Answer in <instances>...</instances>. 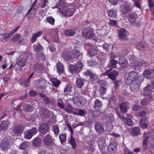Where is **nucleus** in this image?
<instances>
[{
  "instance_id": "f3484780",
  "label": "nucleus",
  "mask_w": 154,
  "mask_h": 154,
  "mask_svg": "<svg viewBox=\"0 0 154 154\" xmlns=\"http://www.w3.org/2000/svg\"><path fill=\"white\" fill-rule=\"evenodd\" d=\"M119 108L121 111V112H119L121 113L122 115H123V113L127 112L128 109L126 103L125 102L121 103L119 106Z\"/></svg>"
},
{
  "instance_id": "c756f323",
  "label": "nucleus",
  "mask_w": 154,
  "mask_h": 154,
  "mask_svg": "<svg viewBox=\"0 0 154 154\" xmlns=\"http://www.w3.org/2000/svg\"><path fill=\"white\" fill-rule=\"evenodd\" d=\"M97 49L95 48H91L88 51V53L91 57L95 56L97 54Z\"/></svg>"
},
{
  "instance_id": "7c9ffc66",
  "label": "nucleus",
  "mask_w": 154,
  "mask_h": 154,
  "mask_svg": "<svg viewBox=\"0 0 154 154\" xmlns=\"http://www.w3.org/2000/svg\"><path fill=\"white\" fill-rule=\"evenodd\" d=\"M8 127V122L7 121H3L0 124V131L5 130Z\"/></svg>"
},
{
  "instance_id": "f03ea898",
  "label": "nucleus",
  "mask_w": 154,
  "mask_h": 154,
  "mask_svg": "<svg viewBox=\"0 0 154 154\" xmlns=\"http://www.w3.org/2000/svg\"><path fill=\"white\" fill-rule=\"evenodd\" d=\"M12 144V140L9 136L4 138L0 144V147L3 151L8 149L9 146Z\"/></svg>"
},
{
  "instance_id": "9d476101",
  "label": "nucleus",
  "mask_w": 154,
  "mask_h": 154,
  "mask_svg": "<svg viewBox=\"0 0 154 154\" xmlns=\"http://www.w3.org/2000/svg\"><path fill=\"white\" fill-rule=\"evenodd\" d=\"M54 139L49 134H47L44 138V142L45 145L50 146L54 143Z\"/></svg>"
},
{
  "instance_id": "4be33fe9",
  "label": "nucleus",
  "mask_w": 154,
  "mask_h": 154,
  "mask_svg": "<svg viewBox=\"0 0 154 154\" xmlns=\"http://www.w3.org/2000/svg\"><path fill=\"white\" fill-rule=\"evenodd\" d=\"M119 63L121 67H127L128 65L127 61L125 57H120L119 59Z\"/></svg>"
},
{
  "instance_id": "603ef678",
  "label": "nucleus",
  "mask_w": 154,
  "mask_h": 154,
  "mask_svg": "<svg viewBox=\"0 0 154 154\" xmlns=\"http://www.w3.org/2000/svg\"><path fill=\"white\" fill-rule=\"evenodd\" d=\"M69 70L72 73H74L76 72H79L82 68H69Z\"/></svg>"
},
{
  "instance_id": "3c124183",
  "label": "nucleus",
  "mask_w": 154,
  "mask_h": 154,
  "mask_svg": "<svg viewBox=\"0 0 154 154\" xmlns=\"http://www.w3.org/2000/svg\"><path fill=\"white\" fill-rule=\"evenodd\" d=\"M76 115L80 116H84L85 114H86V111L82 109H79L78 113H75Z\"/></svg>"
},
{
  "instance_id": "774afa93",
  "label": "nucleus",
  "mask_w": 154,
  "mask_h": 154,
  "mask_svg": "<svg viewBox=\"0 0 154 154\" xmlns=\"http://www.w3.org/2000/svg\"><path fill=\"white\" fill-rule=\"evenodd\" d=\"M43 100L45 102V104H50L51 103V101L48 97H45L43 99Z\"/></svg>"
},
{
  "instance_id": "412c9836",
  "label": "nucleus",
  "mask_w": 154,
  "mask_h": 154,
  "mask_svg": "<svg viewBox=\"0 0 154 154\" xmlns=\"http://www.w3.org/2000/svg\"><path fill=\"white\" fill-rule=\"evenodd\" d=\"M143 74L146 78L150 79L154 76V70H149L147 69H146L144 71Z\"/></svg>"
},
{
  "instance_id": "9b49d317",
  "label": "nucleus",
  "mask_w": 154,
  "mask_h": 154,
  "mask_svg": "<svg viewBox=\"0 0 154 154\" xmlns=\"http://www.w3.org/2000/svg\"><path fill=\"white\" fill-rule=\"evenodd\" d=\"M141 81L134 82L132 83L130 86V88L132 92H135L138 91L139 88V84L141 83Z\"/></svg>"
},
{
  "instance_id": "8fccbe9b",
  "label": "nucleus",
  "mask_w": 154,
  "mask_h": 154,
  "mask_svg": "<svg viewBox=\"0 0 154 154\" xmlns=\"http://www.w3.org/2000/svg\"><path fill=\"white\" fill-rule=\"evenodd\" d=\"M140 0H134V6L140 9H141V6L140 4Z\"/></svg>"
},
{
  "instance_id": "bf43d9fd",
  "label": "nucleus",
  "mask_w": 154,
  "mask_h": 154,
  "mask_svg": "<svg viewBox=\"0 0 154 154\" xmlns=\"http://www.w3.org/2000/svg\"><path fill=\"white\" fill-rule=\"evenodd\" d=\"M150 86H147L145 87L143 89V91L145 92H147L148 94H150L152 92V90L150 88Z\"/></svg>"
},
{
  "instance_id": "1a4fd4ad",
  "label": "nucleus",
  "mask_w": 154,
  "mask_h": 154,
  "mask_svg": "<svg viewBox=\"0 0 154 154\" xmlns=\"http://www.w3.org/2000/svg\"><path fill=\"white\" fill-rule=\"evenodd\" d=\"M38 132L37 129L35 128H33L25 132V138L30 139L32 136L35 135Z\"/></svg>"
},
{
  "instance_id": "473e14b6",
  "label": "nucleus",
  "mask_w": 154,
  "mask_h": 154,
  "mask_svg": "<svg viewBox=\"0 0 154 154\" xmlns=\"http://www.w3.org/2000/svg\"><path fill=\"white\" fill-rule=\"evenodd\" d=\"M23 109L25 111L29 112H31L34 110L33 106L32 105L27 104L24 106Z\"/></svg>"
},
{
  "instance_id": "58836bf2",
  "label": "nucleus",
  "mask_w": 154,
  "mask_h": 154,
  "mask_svg": "<svg viewBox=\"0 0 154 154\" xmlns=\"http://www.w3.org/2000/svg\"><path fill=\"white\" fill-rule=\"evenodd\" d=\"M136 48L138 50L143 51L145 50V45L143 42H140L136 44Z\"/></svg>"
},
{
  "instance_id": "a18cd8bd",
  "label": "nucleus",
  "mask_w": 154,
  "mask_h": 154,
  "mask_svg": "<svg viewBox=\"0 0 154 154\" xmlns=\"http://www.w3.org/2000/svg\"><path fill=\"white\" fill-rule=\"evenodd\" d=\"M47 21L49 24L52 25H54V24L55 19L51 16H48L46 18Z\"/></svg>"
},
{
  "instance_id": "7ed1b4c3",
  "label": "nucleus",
  "mask_w": 154,
  "mask_h": 154,
  "mask_svg": "<svg viewBox=\"0 0 154 154\" xmlns=\"http://www.w3.org/2000/svg\"><path fill=\"white\" fill-rule=\"evenodd\" d=\"M83 36L87 39H89L94 35L93 30L90 27H85L82 30Z\"/></svg>"
},
{
  "instance_id": "f8f14e48",
  "label": "nucleus",
  "mask_w": 154,
  "mask_h": 154,
  "mask_svg": "<svg viewBox=\"0 0 154 154\" xmlns=\"http://www.w3.org/2000/svg\"><path fill=\"white\" fill-rule=\"evenodd\" d=\"M49 127L47 124L43 123L40 125L39 128V131L42 134H45L48 131Z\"/></svg>"
},
{
  "instance_id": "423d86ee",
  "label": "nucleus",
  "mask_w": 154,
  "mask_h": 154,
  "mask_svg": "<svg viewBox=\"0 0 154 154\" xmlns=\"http://www.w3.org/2000/svg\"><path fill=\"white\" fill-rule=\"evenodd\" d=\"M29 58V56L26 53H25L20 56V59L17 61V63L20 67H24L26 63V62Z\"/></svg>"
},
{
  "instance_id": "bb28decb",
  "label": "nucleus",
  "mask_w": 154,
  "mask_h": 154,
  "mask_svg": "<svg viewBox=\"0 0 154 154\" xmlns=\"http://www.w3.org/2000/svg\"><path fill=\"white\" fill-rule=\"evenodd\" d=\"M40 110L44 117H48L49 116L50 112L49 109L42 107L41 108Z\"/></svg>"
},
{
  "instance_id": "2f4dec72",
  "label": "nucleus",
  "mask_w": 154,
  "mask_h": 154,
  "mask_svg": "<svg viewBox=\"0 0 154 154\" xmlns=\"http://www.w3.org/2000/svg\"><path fill=\"white\" fill-rule=\"evenodd\" d=\"M84 80L79 78L76 79V85L79 88H81L84 85Z\"/></svg>"
},
{
  "instance_id": "13d9d810",
  "label": "nucleus",
  "mask_w": 154,
  "mask_h": 154,
  "mask_svg": "<svg viewBox=\"0 0 154 154\" xmlns=\"http://www.w3.org/2000/svg\"><path fill=\"white\" fill-rule=\"evenodd\" d=\"M108 24L109 25L112 26H116L117 24V21L109 19V21L108 22Z\"/></svg>"
},
{
  "instance_id": "69168bd1",
  "label": "nucleus",
  "mask_w": 154,
  "mask_h": 154,
  "mask_svg": "<svg viewBox=\"0 0 154 154\" xmlns=\"http://www.w3.org/2000/svg\"><path fill=\"white\" fill-rule=\"evenodd\" d=\"M49 50L51 51L54 52L56 51V48L54 45L53 44L51 45L48 47Z\"/></svg>"
},
{
  "instance_id": "de8ad7c7",
  "label": "nucleus",
  "mask_w": 154,
  "mask_h": 154,
  "mask_svg": "<svg viewBox=\"0 0 154 154\" xmlns=\"http://www.w3.org/2000/svg\"><path fill=\"white\" fill-rule=\"evenodd\" d=\"M71 86L69 84L66 85L64 88L63 91L64 93L65 94H68L71 91Z\"/></svg>"
},
{
  "instance_id": "79ce46f5",
  "label": "nucleus",
  "mask_w": 154,
  "mask_h": 154,
  "mask_svg": "<svg viewBox=\"0 0 154 154\" xmlns=\"http://www.w3.org/2000/svg\"><path fill=\"white\" fill-rule=\"evenodd\" d=\"M75 33V30L73 29H69L65 31V34L66 36H71L73 35Z\"/></svg>"
},
{
  "instance_id": "6e6552de",
  "label": "nucleus",
  "mask_w": 154,
  "mask_h": 154,
  "mask_svg": "<svg viewBox=\"0 0 154 154\" xmlns=\"http://www.w3.org/2000/svg\"><path fill=\"white\" fill-rule=\"evenodd\" d=\"M24 128V127L21 125L20 124L16 125L13 128L12 133H13L14 135L15 134H20L23 132Z\"/></svg>"
},
{
  "instance_id": "680f3d73",
  "label": "nucleus",
  "mask_w": 154,
  "mask_h": 154,
  "mask_svg": "<svg viewBox=\"0 0 154 154\" xmlns=\"http://www.w3.org/2000/svg\"><path fill=\"white\" fill-rule=\"evenodd\" d=\"M85 74L87 76H89L91 78H93V76H94L93 74L90 71L88 70L86 72H85Z\"/></svg>"
},
{
  "instance_id": "4d7b16f0",
  "label": "nucleus",
  "mask_w": 154,
  "mask_h": 154,
  "mask_svg": "<svg viewBox=\"0 0 154 154\" xmlns=\"http://www.w3.org/2000/svg\"><path fill=\"white\" fill-rule=\"evenodd\" d=\"M66 110L68 112L72 113L73 109L72 107L69 104H68L66 106Z\"/></svg>"
},
{
  "instance_id": "a19ab883",
  "label": "nucleus",
  "mask_w": 154,
  "mask_h": 154,
  "mask_svg": "<svg viewBox=\"0 0 154 154\" xmlns=\"http://www.w3.org/2000/svg\"><path fill=\"white\" fill-rule=\"evenodd\" d=\"M116 97L115 95H113L110 99L109 104L112 107L114 106L116 104Z\"/></svg>"
},
{
  "instance_id": "b1692460",
  "label": "nucleus",
  "mask_w": 154,
  "mask_h": 154,
  "mask_svg": "<svg viewBox=\"0 0 154 154\" xmlns=\"http://www.w3.org/2000/svg\"><path fill=\"white\" fill-rule=\"evenodd\" d=\"M132 135L134 136H137L140 134V131L139 128L137 127H133L130 131Z\"/></svg>"
},
{
  "instance_id": "6ab92c4d",
  "label": "nucleus",
  "mask_w": 154,
  "mask_h": 154,
  "mask_svg": "<svg viewBox=\"0 0 154 154\" xmlns=\"http://www.w3.org/2000/svg\"><path fill=\"white\" fill-rule=\"evenodd\" d=\"M35 86L38 89L42 90L46 88L45 82L42 80H39L35 84Z\"/></svg>"
},
{
  "instance_id": "39448f33",
  "label": "nucleus",
  "mask_w": 154,
  "mask_h": 154,
  "mask_svg": "<svg viewBox=\"0 0 154 154\" xmlns=\"http://www.w3.org/2000/svg\"><path fill=\"white\" fill-rule=\"evenodd\" d=\"M59 11L64 16L69 17L72 16L73 15L75 11V9L74 8L67 9L61 8L59 9Z\"/></svg>"
},
{
  "instance_id": "393cba45",
  "label": "nucleus",
  "mask_w": 154,
  "mask_h": 154,
  "mask_svg": "<svg viewBox=\"0 0 154 154\" xmlns=\"http://www.w3.org/2000/svg\"><path fill=\"white\" fill-rule=\"evenodd\" d=\"M103 104L98 99L96 100L94 104V108L97 111H100L101 109Z\"/></svg>"
},
{
  "instance_id": "4c0bfd02",
  "label": "nucleus",
  "mask_w": 154,
  "mask_h": 154,
  "mask_svg": "<svg viewBox=\"0 0 154 154\" xmlns=\"http://www.w3.org/2000/svg\"><path fill=\"white\" fill-rule=\"evenodd\" d=\"M118 61L114 59H111L110 60V63L106 67H116V65Z\"/></svg>"
},
{
  "instance_id": "37998d69",
  "label": "nucleus",
  "mask_w": 154,
  "mask_h": 154,
  "mask_svg": "<svg viewBox=\"0 0 154 154\" xmlns=\"http://www.w3.org/2000/svg\"><path fill=\"white\" fill-rule=\"evenodd\" d=\"M67 4L65 2V0H60L59 2L57 4L56 8H58V6L66 7H67Z\"/></svg>"
},
{
  "instance_id": "e2e57ef3",
  "label": "nucleus",
  "mask_w": 154,
  "mask_h": 154,
  "mask_svg": "<svg viewBox=\"0 0 154 154\" xmlns=\"http://www.w3.org/2000/svg\"><path fill=\"white\" fill-rule=\"evenodd\" d=\"M106 88L104 87H101L100 88L99 91L101 95H103L106 92Z\"/></svg>"
},
{
  "instance_id": "2eb2a0df",
  "label": "nucleus",
  "mask_w": 154,
  "mask_h": 154,
  "mask_svg": "<svg viewBox=\"0 0 154 154\" xmlns=\"http://www.w3.org/2000/svg\"><path fill=\"white\" fill-rule=\"evenodd\" d=\"M112 68H111L109 70H107L103 73L104 75H107L108 77L110 79H112L113 81L115 80L116 77V75L115 73H117L118 72L116 71H112L110 73H109V71H111Z\"/></svg>"
},
{
  "instance_id": "a211bd4d",
  "label": "nucleus",
  "mask_w": 154,
  "mask_h": 154,
  "mask_svg": "<svg viewBox=\"0 0 154 154\" xmlns=\"http://www.w3.org/2000/svg\"><path fill=\"white\" fill-rule=\"evenodd\" d=\"M94 127L97 133H101L104 131V128L103 126L97 122H95Z\"/></svg>"
},
{
  "instance_id": "72a5a7b5",
  "label": "nucleus",
  "mask_w": 154,
  "mask_h": 154,
  "mask_svg": "<svg viewBox=\"0 0 154 154\" xmlns=\"http://www.w3.org/2000/svg\"><path fill=\"white\" fill-rule=\"evenodd\" d=\"M99 147L105 146L106 144V140L104 137L100 138L97 141Z\"/></svg>"
},
{
  "instance_id": "ea45409f",
  "label": "nucleus",
  "mask_w": 154,
  "mask_h": 154,
  "mask_svg": "<svg viewBox=\"0 0 154 154\" xmlns=\"http://www.w3.org/2000/svg\"><path fill=\"white\" fill-rule=\"evenodd\" d=\"M41 143V139L38 137L34 139L32 142L33 145L36 146H39L40 145Z\"/></svg>"
},
{
  "instance_id": "6e6d98bb",
  "label": "nucleus",
  "mask_w": 154,
  "mask_h": 154,
  "mask_svg": "<svg viewBox=\"0 0 154 154\" xmlns=\"http://www.w3.org/2000/svg\"><path fill=\"white\" fill-rule=\"evenodd\" d=\"M21 35L20 34L17 33L14 35L12 38V42H16L20 38Z\"/></svg>"
},
{
  "instance_id": "aec40b11",
  "label": "nucleus",
  "mask_w": 154,
  "mask_h": 154,
  "mask_svg": "<svg viewBox=\"0 0 154 154\" xmlns=\"http://www.w3.org/2000/svg\"><path fill=\"white\" fill-rule=\"evenodd\" d=\"M117 147L116 143L113 142L109 145L107 147V149L109 152H112L116 151L117 150Z\"/></svg>"
},
{
  "instance_id": "a878e982",
  "label": "nucleus",
  "mask_w": 154,
  "mask_h": 154,
  "mask_svg": "<svg viewBox=\"0 0 154 154\" xmlns=\"http://www.w3.org/2000/svg\"><path fill=\"white\" fill-rule=\"evenodd\" d=\"M109 17L112 18H116L117 17V13L116 11L113 9H110L107 11Z\"/></svg>"
},
{
  "instance_id": "c03bdc74",
  "label": "nucleus",
  "mask_w": 154,
  "mask_h": 154,
  "mask_svg": "<svg viewBox=\"0 0 154 154\" xmlns=\"http://www.w3.org/2000/svg\"><path fill=\"white\" fill-rule=\"evenodd\" d=\"M66 134H60L59 136V138L62 144L65 143L66 140Z\"/></svg>"
},
{
  "instance_id": "0e129e2a",
  "label": "nucleus",
  "mask_w": 154,
  "mask_h": 154,
  "mask_svg": "<svg viewBox=\"0 0 154 154\" xmlns=\"http://www.w3.org/2000/svg\"><path fill=\"white\" fill-rule=\"evenodd\" d=\"M103 48L106 51H108L110 48L109 45L105 43L103 45Z\"/></svg>"
},
{
  "instance_id": "5fc2aeb1",
  "label": "nucleus",
  "mask_w": 154,
  "mask_h": 154,
  "mask_svg": "<svg viewBox=\"0 0 154 154\" xmlns=\"http://www.w3.org/2000/svg\"><path fill=\"white\" fill-rule=\"evenodd\" d=\"M106 119L107 121H112L114 119L113 115L112 114H109L107 115L106 117Z\"/></svg>"
},
{
  "instance_id": "cd10ccee",
  "label": "nucleus",
  "mask_w": 154,
  "mask_h": 154,
  "mask_svg": "<svg viewBox=\"0 0 154 154\" xmlns=\"http://www.w3.org/2000/svg\"><path fill=\"white\" fill-rule=\"evenodd\" d=\"M34 50L36 52L42 51L43 49V47L38 42L33 45Z\"/></svg>"
},
{
  "instance_id": "4468645a",
  "label": "nucleus",
  "mask_w": 154,
  "mask_h": 154,
  "mask_svg": "<svg viewBox=\"0 0 154 154\" xmlns=\"http://www.w3.org/2000/svg\"><path fill=\"white\" fill-rule=\"evenodd\" d=\"M119 37L124 41L127 39V31L124 28H122L119 30Z\"/></svg>"
},
{
  "instance_id": "ddd939ff",
  "label": "nucleus",
  "mask_w": 154,
  "mask_h": 154,
  "mask_svg": "<svg viewBox=\"0 0 154 154\" xmlns=\"http://www.w3.org/2000/svg\"><path fill=\"white\" fill-rule=\"evenodd\" d=\"M131 5L130 4H125L122 8V13L124 14H126L129 11H131L132 8L131 7Z\"/></svg>"
},
{
  "instance_id": "c85d7f7f",
  "label": "nucleus",
  "mask_w": 154,
  "mask_h": 154,
  "mask_svg": "<svg viewBox=\"0 0 154 154\" xmlns=\"http://www.w3.org/2000/svg\"><path fill=\"white\" fill-rule=\"evenodd\" d=\"M137 15L134 13H130L128 16L129 21L132 23H134L136 20Z\"/></svg>"
},
{
  "instance_id": "f704fd0d",
  "label": "nucleus",
  "mask_w": 154,
  "mask_h": 154,
  "mask_svg": "<svg viewBox=\"0 0 154 154\" xmlns=\"http://www.w3.org/2000/svg\"><path fill=\"white\" fill-rule=\"evenodd\" d=\"M11 36L10 33L8 32H4L3 33H0V39H7L9 38Z\"/></svg>"
},
{
  "instance_id": "338daca9",
  "label": "nucleus",
  "mask_w": 154,
  "mask_h": 154,
  "mask_svg": "<svg viewBox=\"0 0 154 154\" xmlns=\"http://www.w3.org/2000/svg\"><path fill=\"white\" fill-rule=\"evenodd\" d=\"M114 85V88H118L119 87V81L116 79L113 81Z\"/></svg>"
},
{
  "instance_id": "49530a36",
  "label": "nucleus",
  "mask_w": 154,
  "mask_h": 154,
  "mask_svg": "<svg viewBox=\"0 0 154 154\" xmlns=\"http://www.w3.org/2000/svg\"><path fill=\"white\" fill-rule=\"evenodd\" d=\"M32 7L31 8L29 9V11L27 13V14L31 15L30 17L28 16V18L29 19V17H33L35 15V10L33 11Z\"/></svg>"
},
{
  "instance_id": "864d4df0",
  "label": "nucleus",
  "mask_w": 154,
  "mask_h": 154,
  "mask_svg": "<svg viewBox=\"0 0 154 154\" xmlns=\"http://www.w3.org/2000/svg\"><path fill=\"white\" fill-rule=\"evenodd\" d=\"M53 130L54 132L56 135H58L59 133V128L58 126L54 125L53 127Z\"/></svg>"
},
{
  "instance_id": "20e7f679",
  "label": "nucleus",
  "mask_w": 154,
  "mask_h": 154,
  "mask_svg": "<svg viewBox=\"0 0 154 154\" xmlns=\"http://www.w3.org/2000/svg\"><path fill=\"white\" fill-rule=\"evenodd\" d=\"M72 100L74 104L79 106H82L86 103V100L82 96H75L72 98Z\"/></svg>"
},
{
  "instance_id": "09e8293b",
  "label": "nucleus",
  "mask_w": 154,
  "mask_h": 154,
  "mask_svg": "<svg viewBox=\"0 0 154 154\" xmlns=\"http://www.w3.org/2000/svg\"><path fill=\"white\" fill-rule=\"evenodd\" d=\"M29 146L28 143L26 142L23 143L20 145L19 148L21 149H26Z\"/></svg>"
},
{
  "instance_id": "5701e85b",
  "label": "nucleus",
  "mask_w": 154,
  "mask_h": 154,
  "mask_svg": "<svg viewBox=\"0 0 154 154\" xmlns=\"http://www.w3.org/2000/svg\"><path fill=\"white\" fill-rule=\"evenodd\" d=\"M42 32L39 31L37 33H34L31 38L30 42L32 43L35 42L37 40V38L41 36L42 35Z\"/></svg>"
},
{
  "instance_id": "052dcab7",
  "label": "nucleus",
  "mask_w": 154,
  "mask_h": 154,
  "mask_svg": "<svg viewBox=\"0 0 154 154\" xmlns=\"http://www.w3.org/2000/svg\"><path fill=\"white\" fill-rule=\"evenodd\" d=\"M60 80L56 79L55 81L52 82L54 86L55 87H57L60 85Z\"/></svg>"
},
{
  "instance_id": "e433bc0d",
  "label": "nucleus",
  "mask_w": 154,
  "mask_h": 154,
  "mask_svg": "<svg viewBox=\"0 0 154 154\" xmlns=\"http://www.w3.org/2000/svg\"><path fill=\"white\" fill-rule=\"evenodd\" d=\"M72 57L74 58L78 59L79 58L80 54V52L76 49H74L72 52Z\"/></svg>"
},
{
  "instance_id": "dca6fc26",
  "label": "nucleus",
  "mask_w": 154,
  "mask_h": 154,
  "mask_svg": "<svg viewBox=\"0 0 154 154\" xmlns=\"http://www.w3.org/2000/svg\"><path fill=\"white\" fill-rule=\"evenodd\" d=\"M62 57L66 61H72L73 59V58L70 55L69 52L65 51L62 53Z\"/></svg>"
},
{
  "instance_id": "c9c22d12",
  "label": "nucleus",
  "mask_w": 154,
  "mask_h": 154,
  "mask_svg": "<svg viewBox=\"0 0 154 154\" xmlns=\"http://www.w3.org/2000/svg\"><path fill=\"white\" fill-rule=\"evenodd\" d=\"M69 143L71 145L73 149H75L76 146L75 140L72 135H70V137L69 138Z\"/></svg>"
},
{
  "instance_id": "f257e3e1",
  "label": "nucleus",
  "mask_w": 154,
  "mask_h": 154,
  "mask_svg": "<svg viewBox=\"0 0 154 154\" xmlns=\"http://www.w3.org/2000/svg\"><path fill=\"white\" fill-rule=\"evenodd\" d=\"M138 75V73L134 71L126 73L125 76V83L127 85H130L133 82L140 81L141 77Z\"/></svg>"
},
{
  "instance_id": "0eeeda50",
  "label": "nucleus",
  "mask_w": 154,
  "mask_h": 154,
  "mask_svg": "<svg viewBox=\"0 0 154 154\" xmlns=\"http://www.w3.org/2000/svg\"><path fill=\"white\" fill-rule=\"evenodd\" d=\"M116 112L118 116L122 120H123L125 123L129 126H132L133 124V122L132 119L128 118H125L123 115H121L118 109L116 110Z\"/></svg>"
}]
</instances>
